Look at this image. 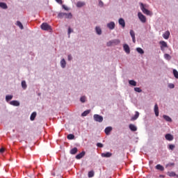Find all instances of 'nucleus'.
<instances>
[{"label":"nucleus","instance_id":"1","mask_svg":"<svg viewBox=\"0 0 178 178\" xmlns=\"http://www.w3.org/2000/svg\"><path fill=\"white\" fill-rule=\"evenodd\" d=\"M140 10H142V12H143V13L147 15H152V13L147 9H146L144 6L143 3H140Z\"/></svg>","mask_w":178,"mask_h":178},{"label":"nucleus","instance_id":"2","mask_svg":"<svg viewBox=\"0 0 178 178\" xmlns=\"http://www.w3.org/2000/svg\"><path fill=\"white\" fill-rule=\"evenodd\" d=\"M120 41L118 39L113 40H111L107 42V46L111 47L112 45H117V44H120Z\"/></svg>","mask_w":178,"mask_h":178},{"label":"nucleus","instance_id":"3","mask_svg":"<svg viewBox=\"0 0 178 178\" xmlns=\"http://www.w3.org/2000/svg\"><path fill=\"white\" fill-rule=\"evenodd\" d=\"M94 120L95 122L101 123L103 122L104 119H103L102 116H101L98 114H95V115H94Z\"/></svg>","mask_w":178,"mask_h":178},{"label":"nucleus","instance_id":"4","mask_svg":"<svg viewBox=\"0 0 178 178\" xmlns=\"http://www.w3.org/2000/svg\"><path fill=\"white\" fill-rule=\"evenodd\" d=\"M138 16L139 17V20H140V22H142V23L146 22L147 18L144 15L142 14V13L139 12L138 14Z\"/></svg>","mask_w":178,"mask_h":178},{"label":"nucleus","instance_id":"5","mask_svg":"<svg viewBox=\"0 0 178 178\" xmlns=\"http://www.w3.org/2000/svg\"><path fill=\"white\" fill-rule=\"evenodd\" d=\"M41 29L44 31H49V30H51V26H49L47 23H43L41 25Z\"/></svg>","mask_w":178,"mask_h":178},{"label":"nucleus","instance_id":"6","mask_svg":"<svg viewBox=\"0 0 178 178\" xmlns=\"http://www.w3.org/2000/svg\"><path fill=\"white\" fill-rule=\"evenodd\" d=\"M165 140H167L168 141H172L174 140V137L172 134H165Z\"/></svg>","mask_w":178,"mask_h":178},{"label":"nucleus","instance_id":"7","mask_svg":"<svg viewBox=\"0 0 178 178\" xmlns=\"http://www.w3.org/2000/svg\"><path fill=\"white\" fill-rule=\"evenodd\" d=\"M86 155V152L83 151L76 156L77 160L81 159Z\"/></svg>","mask_w":178,"mask_h":178},{"label":"nucleus","instance_id":"8","mask_svg":"<svg viewBox=\"0 0 178 178\" xmlns=\"http://www.w3.org/2000/svg\"><path fill=\"white\" fill-rule=\"evenodd\" d=\"M167 175H168L170 177H177V178H178V175H177L175 172H167Z\"/></svg>","mask_w":178,"mask_h":178},{"label":"nucleus","instance_id":"9","mask_svg":"<svg viewBox=\"0 0 178 178\" xmlns=\"http://www.w3.org/2000/svg\"><path fill=\"white\" fill-rule=\"evenodd\" d=\"M10 105H13V106H19L20 104L17 100H13L10 102Z\"/></svg>","mask_w":178,"mask_h":178},{"label":"nucleus","instance_id":"10","mask_svg":"<svg viewBox=\"0 0 178 178\" xmlns=\"http://www.w3.org/2000/svg\"><path fill=\"white\" fill-rule=\"evenodd\" d=\"M170 35V33L169 31H167L164 33V34H163V38H164V39L168 40L169 38Z\"/></svg>","mask_w":178,"mask_h":178},{"label":"nucleus","instance_id":"11","mask_svg":"<svg viewBox=\"0 0 178 178\" xmlns=\"http://www.w3.org/2000/svg\"><path fill=\"white\" fill-rule=\"evenodd\" d=\"M107 26H108L110 29L113 30V29H115V23H114L113 22H110V23H108V24H107Z\"/></svg>","mask_w":178,"mask_h":178},{"label":"nucleus","instance_id":"12","mask_svg":"<svg viewBox=\"0 0 178 178\" xmlns=\"http://www.w3.org/2000/svg\"><path fill=\"white\" fill-rule=\"evenodd\" d=\"M129 129L133 132L137 131V127L133 124H129Z\"/></svg>","mask_w":178,"mask_h":178},{"label":"nucleus","instance_id":"13","mask_svg":"<svg viewBox=\"0 0 178 178\" xmlns=\"http://www.w3.org/2000/svg\"><path fill=\"white\" fill-rule=\"evenodd\" d=\"M102 156L104 158H110L112 156V154L110 152L102 153Z\"/></svg>","mask_w":178,"mask_h":178},{"label":"nucleus","instance_id":"14","mask_svg":"<svg viewBox=\"0 0 178 178\" xmlns=\"http://www.w3.org/2000/svg\"><path fill=\"white\" fill-rule=\"evenodd\" d=\"M154 113H155L156 116H159L158 104L154 105Z\"/></svg>","mask_w":178,"mask_h":178},{"label":"nucleus","instance_id":"15","mask_svg":"<svg viewBox=\"0 0 178 178\" xmlns=\"http://www.w3.org/2000/svg\"><path fill=\"white\" fill-rule=\"evenodd\" d=\"M119 24L122 26V28H124L126 26L125 21L122 18H120L119 19Z\"/></svg>","mask_w":178,"mask_h":178},{"label":"nucleus","instance_id":"16","mask_svg":"<svg viewBox=\"0 0 178 178\" xmlns=\"http://www.w3.org/2000/svg\"><path fill=\"white\" fill-rule=\"evenodd\" d=\"M124 49L127 54H130V48L128 44H124Z\"/></svg>","mask_w":178,"mask_h":178},{"label":"nucleus","instance_id":"17","mask_svg":"<svg viewBox=\"0 0 178 178\" xmlns=\"http://www.w3.org/2000/svg\"><path fill=\"white\" fill-rule=\"evenodd\" d=\"M156 170L163 172L164 171V167L160 164H157V165H156Z\"/></svg>","mask_w":178,"mask_h":178},{"label":"nucleus","instance_id":"18","mask_svg":"<svg viewBox=\"0 0 178 178\" xmlns=\"http://www.w3.org/2000/svg\"><path fill=\"white\" fill-rule=\"evenodd\" d=\"M130 34L133 38V42L135 43L136 42V35H135V32L133 30H131Z\"/></svg>","mask_w":178,"mask_h":178},{"label":"nucleus","instance_id":"19","mask_svg":"<svg viewBox=\"0 0 178 178\" xmlns=\"http://www.w3.org/2000/svg\"><path fill=\"white\" fill-rule=\"evenodd\" d=\"M163 118H164V119H165V120L166 122H172V119H171V118L169 117L168 115H163Z\"/></svg>","mask_w":178,"mask_h":178},{"label":"nucleus","instance_id":"20","mask_svg":"<svg viewBox=\"0 0 178 178\" xmlns=\"http://www.w3.org/2000/svg\"><path fill=\"white\" fill-rule=\"evenodd\" d=\"M138 118H139V113L138 111H136V115L131 118V121H136Z\"/></svg>","mask_w":178,"mask_h":178},{"label":"nucleus","instance_id":"21","mask_svg":"<svg viewBox=\"0 0 178 178\" xmlns=\"http://www.w3.org/2000/svg\"><path fill=\"white\" fill-rule=\"evenodd\" d=\"M111 131H112V127H108L106 128L105 133H106V135H109V134L111 132Z\"/></svg>","mask_w":178,"mask_h":178},{"label":"nucleus","instance_id":"22","mask_svg":"<svg viewBox=\"0 0 178 178\" xmlns=\"http://www.w3.org/2000/svg\"><path fill=\"white\" fill-rule=\"evenodd\" d=\"M36 116H37L36 112H33V113L31 114V118H30L31 121H34V120H35V118H36Z\"/></svg>","mask_w":178,"mask_h":178},{"label":"nucleus","instance_id":"23","mask_svg":"<svg viewBox=\"0 0 178 178\" xmlns=\"http://www.w3.org/2000/svg\"><path fill=\"white\" fill-rule=\"evenodd\" d=\"M77 152H78L77 148L74 147V148L71 149L70 154H72V155H74L77 153Z\"/></svg>","mask_w":178,"mask_h":178},{"label":"nucleus","instance_id":"24","mask_svg":"<svg viewBox=\"0 0 178 178\" xmlns=\"http://www.w3.org/2000/svg\"><path fill=\"white\" fill-rule=\"evenodd\" d=\"M85 5H86V3L84 2H81V1H79L76 3V6L79 7V8H81V7H83Z\"/></svg>","mask_w":178,"mask_h":178},{"label":"nucleus","instance_id":"25","mask_svg":"<svg viewBox=\"0 0 178 178\" xmlns=\"http://www.w3.org/2000/svg\"><path fill=\"white\" fill-rule=\"evenodd\" d=\"M160 44H161V49L163 47H167L168 44L165 41H160Z\"/></svg>","mask_w":178,"mask_h":178},{"label":"nucleus","instance_id":"26","mask_svg":"<svg viewBox=\"0 0 178 178\" xmlns=\"http://www.w3.org/2000/svg\"><path fill=\"white\" fill-rule=\"evenodd\" d=\"M60 65H61V67L64 69V67H65L66 66V62L65 60V59H62L61 61H60Z\"/></svg>","mask_w":178,"mask_h":178},{"label":"nucleus","instance_id":"27","mask_svg":"<svg viewBox=\"0 0 178 178\" xmlns=\"http://www.w3.org/2000/svg\"><path fill=\"white\" fill-rule=\"evenodd\" d=\"M95 176V172L93 170H91L88 172V177L92 178Z\"/></svg>","mask_w":178,"mask_h":178},{"label":"nucleus","instance_id":"28","mask_svg":"<svg viewBox=\"0 0 178 178\" xmlns=\"http://www.w3.org/2000/svg\"><path fill=\"white\" fill-rule=\"evenodd\" d=\"M137 83L134 80L129 81V85L136 87Z\"/></svg>","mask_w":178,"mask_h":178},{"label":"nucleus","instance_id":"29","mask_svg":"<svg viewBox=\"0 0 178 178\" xmlns=\"http://www.w3.org/2000/svg\"><path fill=\"white\" fill-rule=\"evenodd\" d=\"M0 7L3 9L8 8L6 3H0Z\"/></svg>","mask_w":178,"mask_h":178},{"label":"nucleus","instance_id":"30","mask_svg":"<svg viewBox=\"0 0 178 178\" xmlns=\"http://www.w3.org/2000/svg\"><path fill=\"white\" fill-rule=\"evenodd\" d=\"M67 15V13H60L58 15V17L62 19L64 16H65Z\"/></svg>","mask_w":178,"mask_h":178},{"label":"nucleus","instance_id":"31","mask_svg":"<svg viewBox=\"0 0 178 178\" xmlns=\"http://www.w3.org/2000/svg\"><path fill=\"white\" fill-rule=\"evenodd\" d=\"M90 112V110H87V111H84V112L81 114V115H82L83 117L87 116V115H89Z\"/></svg>","mask_w":178,"mask_h":178},{"label":"nucleus","instance_id":"32","mask_svg":"<svg viewBox=\"0 0 178 178\" xmlns=\"http://www.w3.org/2000/svg\"><path fill=\"white\" fill-rule=\"evenodd\" d=\"M136 50H137V51H138L139 54H144L143 49L142 48H140V47H138V48L136 49Z\"/></svg>","mask_w":178,"mask_h":178},{"label":"nucleus","instance_id":"33","mask_svg":"<svg viewBox=\"0 0 178 178\" xmlns=\"http://www.w3.org/2000/svg\"><path fill=\"white\" fill-rule=\"evenodd\" d=\"M172 73H174V77H175V79H178V71L176 70H174L172 71Z\"/></svg>","mask_w":178,"mask_h":178},{"label":"nucleus","instance_id":"34","mask_svg":"<svg viewBox=\"0 0 178 178\" xmlns=\"http://www.w3.org/2000/svg\"><path fill=\"white\" fill-rule=\"evenodd\" d=\"M96 31H97V33L98 35H101L102 34V29L99 26L96 27Z\"/></svg>","mask_w":178,"mask_h":178},{"label":"nucleus","instance_id":"35","mask_svg":"<svg viewBox=\"0 0 178 178\" xmlns=\"http://www.w3.org/2000/svg\"><path fill=\"white\" fill-rule=\"evenodd\" d=\"M13 98V95H7L6 97V101H7V102H8V101H10V99H12Z\"/></svg>","mask_w":178,"mask_h":178},{"label":"nucleus","instance_id":"36","mask_svg":"<svg viewBox=\"0 0 178 178\" xmlns=\"http://www.w3.org/2000/svg\"><path fill=\"white\" fill-rule=\"evenodd\" d=\"M164 58L167 60H170L172 58L171 56L168 54H164Z\"/></svg>","mask_w":178,"mask_h":178},{"label":"nucleus","instance_id":"37","mask_svg":"<svg viewBox=\"0 0 178 178\" xmlns=\"http://www.w3.org/2000/svg\"><path fill=\"white\" fill-rule=\"evenodd\" d=\"M17 25L21 29H24V26H23L22 24L19 21H17Z\"/></svg>","mask_w":178,"mask_h":178},{"label":"nucleus","instance_id":"38","mask_svg":"<svg viewBox=\"0 0 178 178\" xmlns=\"http://www.w3.org/2000/svg\"><path fill=\"white\" fill-rule=\"evenodd\" d=\"M74 136L73 134H69V135L67 136V139H68V140H74Z\"/></svg>","mask_w":178,"mask_h":178},{"label":"nucleus","instance_id":"39","mask_svg":"<svg viewBox=\"0 0 178 178\" xmlns=\"http://www.w3.org/2000/svg\"><path fill=\"white\" fill-rule=\"evenodd\" d=\"M22 88H24V89L26 88V81H23L22 82Z\"/></svg>","mask_w":178,"mask_h":178},{"label":"nucleus","instance_id":"40","mask_svg":"<svg viewBox=\"0 0 178 178\" xmlns=\"http://www.w3.org/2000/svg\"><path fill=\"white\" fill-rule=\"evenodd\" d=\"M80 101H81V102H83V103L86 102V96H82V97H81V99H80Z\"/></svg>","mask_w":178,"mask_h":178},{"label":"nucleus","instance_id":"41","mask_svg":"<svg viewBox=\"0 0 178 178\" xmlns=\"http://www.w3.org/2000/svg\"><path fill=\"white\" fill-rule=\"evenodd\" d=\"M97 147H99V148H103V147H104V145H103L102 143H98L97 144Z\"/></svg>","mask_w":178,"mask_h":178},{"label":"nucleus","instance_id":"42","mask_svg":"<svg viewBox=\"0 0 178 178\" xmlns=\"http://www.w3.org/2000/svg\"><path fill=\"white\" fill-rule=\"evenodd\" d=\"M65 16L66 18H72V15L71 13H67Z\"/></svg>","mask_w":178,"mask_h":178},{"label":"nucleus","instance_id":"43","mask_svg":"<svg viewBox=\"0 0 178 178\" xmlns=\"http://www.w3.org/2000/svg\"><path fill=\"white\" fill-rule=\"evenodd\" d=\"M168 87L170 88H175V85L173 83H170V84H168Z\"/></svg>","mask_w":178,"mask_h":178},{"label":"nucleus","instance_id":"44","mask_svg":"<svg viewBox=\"0 0 178 178\" xmlns=\"http://www.w3.org/2000/svg\"><path fill=\"white\" fill-rule=\"evenodd\" d=\"M175 145H170V149L173 150L175 149Z\"/></svg>","mask_w":178,"mask_h":178},{"label":"nucleus","instance_id":"45","mask_svg":"<svg viewBox=\"0 0 178 178\" xmlns=\"http://www.w3.org/2000/svg\"><path fill=\"white\" fill-rule=\"evenodd\" d=\"M167 166H168V167L175 166V163H170L167 164Z\"/></svg>","mask_w":178,"mask_h":178},{"label":"nucleus","instance_id":"46","mask_svg":"<svg viewBox=\"0 0 178 178\" xmlns=\"http://www.w3.org/2000/svg\"><path fill=\"white\" fill-rule=\"evenodd\" d=\"M73 31V30L70 27L69 29H68V34H69V36L70 35V33Z\"/></svg>","mask_w":178,"mask_h":178},{"label":"nucleus","instance_id":"47","mask_svg":"<svg viewBox=\"0 0 178 178\" xmlns=\"http://www.w3.org/2000/svg\"><path fill=\"white\" fill-rule=\"evenodd\" d=\"M56 1L57 3H58L59 4H63V1L62 0H56Z\"/></svg>","mask_w":178,"mask_h":178},{"label":"nucleus","instance_id":"48","mask_svg":"<svg viewBox=\"0 0 178 178\" xmlns=\"http://www.w3.org/2000/svg\"><path fill=\"white\" fill-rule=\"evenodd\" d=\"M4 151H5L4 148L2 147V148L0 149V153L1 154H3L4 152Z\"/></svg>","mask_w":178,"mask_h":178},{"label":"nucleus","instance_id":"49","mask_svg":"<svg viewBox=\"0 0 178 178\" xmlns=\"http://www.w3.org/2000/svg\"><path fill=\"white\" fill-rule=\"evenodd\" d=\"M99 4L100 6H104V3L102 1H100L99 2Z\"/></svg>","mask_w":178,"mask_h":178},{"label":"nucleus","instance_id":"50","mask_svg":"<svg viewBox=\"0 0 178 178\" xmlns=\"http://www.w3.org/2000/svg\"><path fill=\"white\" fill-rule=\"evenodd\" d=\"M63 8L65 10H69L68 8L66 7L65 5H63Z\"/></svg>","mask_w":178,"mask_h":178},{"label":"nucleus","instance_id":"51","mask_svg":"<svg viewBox=\"0 0 178 178\" xmlns=\"http://www.w3.org/2000/svg\"><path fill=\"white\" fill-rule=\"evenodd\" d=\"M72 59V56L71 55L68 56V60H71Z\"/></svg>","mask_w":178,"mask_h":178},{"label":"nucleus","instance_id":"52","mask_svg":"<svg viewBox=\"0 0 178 178\" xmlns=\"http://www.w3.org/2000/svg\"><path fill=\"white\" fill-rule=\"evenodd\" d=\"M137 92H141L142 90H136Z\"/></svg>","mask_w":178,"mask_h":178},{"label":"nucleus","instance_id":"53","mask_svg":"<svg viewBox=\"0 0 178 178\" xmlns=\"http://www.w3.org/2000/svg\"><path fill=\"white\" fill-rule=\"evenodd\" d=\"M134 90H140L139 88H135Z\"/></svg>","mask_w":178,"mask_h":178}]
</instances>
